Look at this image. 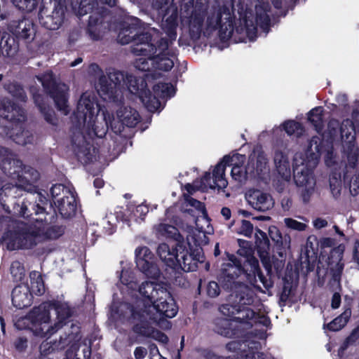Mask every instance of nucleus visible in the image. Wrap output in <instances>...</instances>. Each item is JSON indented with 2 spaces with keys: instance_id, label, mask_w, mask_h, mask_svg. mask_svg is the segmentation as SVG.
<instances>
[{
  "instance_id": "10",
  "label": "nucleus",
  "mask_w": 359,
  "mask_h": 359,
  "mask_svg": "<svg viewBox=\"0 0 359 359\" xmlns=\"http://www.w3.org/2000/svg\"><path fill=\"white\" fill-rule=\"evenodd\" d=\"M52 238L42 224H34L22 232L13 235L7 243V248L10 250L30 249Z\"/></svg>"
},
{
  "instance_id": "61",
  "label": "nucleus",
  "mask_w": 359,
  "mask_h": 359,
  "mask_svg": "<svg viewBox=\"0 0 359 359\" xmlns=\"http://www.w3.org/2000/svg\"><path fill=\"white\" fill-rule=\"evenodd\" d=\"M221 214L226 219H229L231 217V210L228 208H223L221 210Z\"/></svg>"
},
{
  "instance_id": "52",
  "label": "nucleus",
  "mask_w": 359,
  "mask_h": 359,
  "mask_svg": "<svg viewBox=\"0 0 359 359\" xmlns=\"http://www.w3.org/2000/svg\"><path fill=\"white\" fill-rule=\"evenodd\" d=\"M67 189H69V188H65L62 184H55L50 189V193L53 197L55 198L60 194H62L63 196L65 195V192Z\"/></svg>"
},
{
  "instance_id": "28",
  "label": "nucleus",
  "mask_w": 359,
  "mask_h": 359,
  "mask_svg": "<svg viewBox=\"0 0 359 359\" xmlns=\"http://www.w3.org/2000/svg\"><path fill=\"white\" fill-rule=\"evenodd\" d=\"M8 29L16 37L21 39H29L34 33L32 22L26 18L12 22L8 26Z\"/></svg>"
},
{
  "instance_id": "56",
  "label": "nucleus",
  "mask_w": 359,
  "mask_h": 359,
  "mask_svg": "<svg viewBox=\"0 0 359 359\" xmlns=\"http://www.w3.org/2000/svg\"><path fill=\"white\" fill-rule=\"evenodd\" d=\"M341 303V296L339 293L335 292L332 297L331 306L334 309H338Z\"/></svg>"
},
{
  "instance_id": "20",
  "label": "nucleus",
  "mask_w": 359,
  "mask_h": 359,
  "mask_svg": "<svg viewBox=\"0 0 359 359\" xmlns=\"http://www.w3.org/2000/svg\"><path fill=\"white\" fill-rule=\"evenodd\" d=\"M177 250L180 252V257H177V264L175 270L182 269L184 271H194L197 268V262H203V255L200 248L195 250L196 254L194 257L189 254L188 250L183 243H178Z\"/></svg>"
},
{
  "instance_id": "23",
  "label": "nucleus",
  "mask_w": 359,
  "mask_h": 359,
  "mask_svg": "<svg viewBox=\"0 0 359 359\" xmlns=\"http://www.w3.org/2000/svg\"><path fill=\"white\" fill-rule=\"evenodd\" d=\"M108 30L109 25L104 22L102 15L93 13L90 16L88 33L93 40L100 39Z\"/></svg>"
},
{
  "instance_id": "16",
  "label": "nucleus",
  "mask_w": 359,
  "mask_h": 359,
  "mask_svg": "<svg viewBox=\"0 0 359 359\" xmlns=\"http://www.w3.org/2000/svg\"><path fill=\"white\" fill-rule=\"evenodd\" d=\"M65 8L62 5L55 1L50 7L43 6L39 13L40 23L51 30L57 29L64 20Z\"/></svg>"
},
{
  "instance_id": "60",
  "label": "nucleus",
  "mask_w": 359,
  "mask_h": 359,
  "mask_svg": "<svg viewBox=\"0 0 359 359\" xmlns=\"http://www.w3.org/2000/svg\"><path fill=\"white\" fill-rule=\"evenodd\" d=\"M353 257L355 262L359 265V243L356 242L354 245Z\"/></svg>"
},
{
  "instance_id": "41",
  "label": "nucleus",
  "mask_w": 359,
  "mask_h": 359,
  "mask_svg": "<svg viewBox=\"0 0 359 359\" xmlns=\"http://www.w3.org/2000/svg\"><path fill=\"white\" fill-rule=\"evenodd\" d=\"M119 217V215L115 216L113 213L109 212L102 220L101 225L105 229L107 233L110 235L114 233Z\"/></svg>"
},
{
  "instance_id": "17",
  "label": "nucleus",
  "mask_w": 359,
  "mask_h": 359,
  "mask_svg": "<svg viewBox=\"0 0 359 359\" xmlns=\"http://www.w3.org/2000/svg\"><path fill=\"white\" fill-rule=\"evenodd\" d=\"M274 164L277 172L276 187L283 191L290 184L291 168L287 154L285 151H277L274 156Z\"/></svg>"
},
{
  "instance_id": "6",
  "label": "nucleus",
  "mask_w": 359,
  "mask_h": 359,
  "mask_svg": "<svg viewBox=\"0 0 359 359\" xmlns=\"http://www.w3.org/2000/svg\"><path fill=\"white\" fill-rule=\"evenodd\" d=\"M72 313L69 304L65 302L41 304L29 313L31 330L36 336L50 337L67 323Z\"/></svg>"
},
{
  "instance_id": "55",
  "label": "nucleus",
  "mask_w": 359,
  "mask_h": 359,
  "mask_svg": "<svg viewBox=\"0 0 359 359\" xmlns=\"http://www.w3.org/2000/svg\"><path fill=\"white\" fill-rule=\"evenodd\" d=\"M313 226L317 229H320L322 228L326 227L328 224L327 221L323 218H316L313 221Z\"/></svg>"
},
{
  "instance_id": "53",
  "label": "nucleus",
  "mask_w": 359,
  "mask_h": 359,
  "mask_svg": "<svg viewBox=\"0 0 359 359\" xmlns=\"http://www.w3.org/2000/svg\"><path fill=\"white\" fill-rule=\"evenodd\" d=\"M93 0H81L80 3V14L85 15L93 9L91 2Z\"/></svg>"
},
{
  "instance_id": "31",
  "label": "nucleus",
  "mask_w": 359,
  "mask_h": 359,
  "mask_svg": "<svg viewBox=\"0 0 359 359\" xmlns=\"http://www.w3.org/2000/svg\"><path fill=\"white\" fill-rule=\"evenodd\" d=\"M154 231L158 238L173 239L178 243H182L181 242V235L177 229L172 225L159 224L155 226Z\"/></svg>"
},
{
  "instance_id": "62",
  "label": "nucleus",
  "mask_w": 359,
  "mask_h": 359,
  "mask_svg": "<svg viewBox=\"0 0 359 359\" xmlns=\"http://www.w3.org/2000/svg\"><path fill=\"white\" fill-rule=\"evenodd\" d=\"M333 243H334L333 240L330 238H324L322 241V245L324 247H330V246L332 245Z\"/></svg>"
},
{
  "instance_id": "7",
  "label": "nucleus",
  "mask_w": 359,
  "mask_h": 359,
  "mask_svg": "<svg viewBox=\"0 0 359 359\" xmlns=\"http://www.w3.org/2000/svg\"><path fill=\"white\" fill-rule=\"evenodd\" d=\"M320 151L321 138L315 136L309 142L305 157L302 154H296L294 158V180L305 203L310 200L315 191L316 180L313 170L318 163Z\"/></svg>"
},
{
  "instance_id": "14",
  "label": "nucleus",
  "mask_w": 359,
  "mask_h": 359,
  "mask_svg": "<svg viewBox=\"0 0 359 359\" xmlns=\"http://www.w3.org/2000/svg\"><path fill=\"white\" fill-rule=\"evenodd\" d=\"M79 336L76 334H70L68 335L61 336L58 341H55L54 344H51L48 341H43L39 347L40 353L42 355H48L55 349H63L67 346H70L67 351L65 359H79L77 357V351H79L78 341Z\"/></svg>"
},
{
  "instance_id": "34",
  "label": "nucleus",
  "mask_w": 359,
  "mask_h": 359,
  "mask_svg": "<svg viewBox=\"0 0 359 359\" xmlns=\"http://www.w3.org/2000/svg\"><path fill=\"white\" fill-rule=\"evenodd\" d=\"M175 93L174 86L170 83H158L154 87V95L151 94L150 100H154L156 97L159 102L160 99H165L173 96ZM161 102H160V105Z\"/></svg>"
},
{
  "instance_id": "19",
  "label": "nucleus",
  "mask_w": 359,
  "mask_h": 359,
  "mask_svg": "<svg viewBox=\"0 0 359 359\" xmlns=\"http://www.w3.org/2000/svg\"><path fill=\"white\" fill-rule=\"evenodd\" d=\"M245 199L252 208L259 212H266L271 209L274 205L272 196L258 189L247 190L245 193Z\"/></svg>"
},
{
  "instance_id": "1",
  "label": "nucleus",
  "mask_w": 359,
  "mask_h": 359,
  "mask_svg": "<svg viewBox=\"0 0 359 359\" xmlns=\"http://www.w3.org/2000/svg\"><path fill=\"white\" fill-rule=\"evenodd\" d=\"M137 291L143 299L133 306L126 303L121 304V315L130 320L135 332L166 343L167 336L151 326L160 325L163 317L171 318L177 313V306L166 284L145 281Z\"/></svg>"
},
{
  "instance_id": "40",
  "label": "nucleus",
  "mask_w": 359,
  "mask_h": 359,
  "mask_svg": "<svg viewBox=\"0 0 359 359\" xmlns=\"http://www.w3.org/2000/svg\"><path fill=\"white\" fill-rule=\"evenodd\" d=\"M323 108L318 107L313 109L308 114L309 121L313 125L318 132L321 130L323 126Z\"/></svg>"
},
{
  "instance_id": "30",
  "label": "nucleus",
  "mask_w": 359,
  "mask_h": 359,
  "mask_svg": "<svg viewBox=\"0 0 359 359\" xmlns=\"http://www.w3.org/2000/svg\"><path fill=\"white\" fill-rule=\"evenodd\" d=\"M266 155L259 148H256L250 156L248 169L250 173L255 170L256 173L259 175L266 168Z\"/></svg>"
},
{
  "instance_id": "58",
  "label": "nucleus",
  "mask_w": 359,
  "mask_h": 359,
  "mask_svg": "<svg viewBox=\"0 0 359 359\" xmlns=\"http://www.w3.org/2000/svg\"><path fill=\"white\" fill-rule=\"evenodd\" d=\"M348 341L351 343L358 341L359 344V325L352 332L351 334L348 338Z\"/></svg>"
},
{
  "instance_id": "59",
  "label": "nucleus",
  "mask_w": 359,
  "mask_h": 359,
  "mask_svg": "<svg viewBox=\"0 0 359 359\" xmlns=\"http://www.w3.org/2000/svg\"><path fill=\"white\" fill-rule=\"evenodd\" d=\"M339 126V123L337 120H331L328 123V128L330 130V134L334 135L337 133V128Z\"/></svg>"
},
{
  "instance_id": "13",
  "label": "nucleus",
  "mask_w": 359,
  "mask_h": 359,
  "mask_svg": "<svg viewBox=\"0 0 359 359\" xmlns=\"http://www.w3.org/2000/svg\"><path fill=\"white\" fill-rule=\"evenodd\" d=\"M126 87L132 94L139 96L149 111H155L160 108V102L156 97L150 100L151 93L146 88L147 83L144 79L126 74Z\"/></svg>"
},
{
  "instance_id": "64",
  "label": "nucleus",
  "mask_w": 359,
  "mask_h": 359,
  "mask_svg": "<svg viewBox=\"0 0 359 359\" xmlns=\"http://www.w3.org/2000/svg\"><path fill=\"white\" fill-rule=\"evenodd\" d=\"M238 345V343L236 341H231L227 344L226 347L230 351H235L236 349H237Z\"/></svg>"
},
{
  "instance_id": "4",
  "label": "nucleus",
  "mask_w": 359,
  "mask_h": 359,
  "mask_svg": "<svg viewBox=\"0 0 359 359\" xmlns=\"http://www.w3.org/2000/svg\"><path fill=\"white\" fill-rule=\"evenodd\" d=\"M118 40L122 44L134 41L132 52L141 56L135 62V67L140 71L149 72L150 76L157 78L161 75L158 71H169L174 65L175 55L168 48L165 39L156 41L150 34L137 35L134 27L123 28L120 31Z\"/></svg>"
},
{
  "instance_id": "29",
  "label": "nucleus",
  "mask_w": 359,
  "mask_h": 359,
  "mask_svg": "<svg viewBox=\"0 0 359 359\" xmlns=\"http://www.w3.org/2000/svg\"><path fill=\"white\" fill-rule=\"evenodd\" d=\"M2 107L6 114L3 113L5 118L10 121L21 123L25 121V115L23 109L12 103L8 100H4L1 102Z\"/></svg>"
},
{
  "instance_id": "3",
  "label": "nucleus",
  "mask_w": 359,
  "mask_h": 359,
  "mask_svg": "<svg viewBox=\"0 0 359 359\" xmlns=\"http://www.w3.org/2000/svg\"><path fill=\"white\" fill-rule=\"evenodd\" d=\"M75 115L79 124H83L90 137L93 135L104 137L109 123L114 133H121L124 126L133 128L140 121L137 110L123 107L116 112L118 125L115 121L111 122L110 115L97 102L95 95L90 92H86L81 96Z\"/></svg>"
},
{
  "instance_id": "22",
  "label": "nucleus",
  "mask_w": 359,
  "mask_h": 359,
  "mask_svg": "<svg viewBox=\"0 0 359 359\" xmlns=\"http://www.w3.org/2000/svg\"><path fill=\"white\" fill-rule=\"evenodd\" d=\"M257 231L263 238V240L260 241L257 243V247L259 249V257L264 266L269 272H271L273 268L276 271L281 269L283 266V260L276 259L274 257H271L269 255L267 252L269 248V240L263 231L259 229Z\"/></svg>"
},
{
  "instance_id": "2",
  "label": "nucleus",
  "mask_w": 359,
  "mask_h": 359,
  "mask_svg": "<svg viewBox=\"0 0 359 359\" xmlns=\"http://www.w3.org/2000/svg\"><path fill=\"white\" fill-rule=\"evenodd\" d=\"M255 16L252 11L240 8L239 0H233L231 10L226 6L213 8L209 10L204 21L195 15L191 25L197 30L211 33L218 29L222 39L230 38L234 30L233 19L236 18L234 12L238 14V22L235 23L236 32L245 34L250 41H254L257 36V25L267 30L269 24V0H255ZM276 8L281 6L282 0H270Z\"/></svg>"
},
{
  "instance_id": "5",
  "label": "nucleus",
  "mask_w": 359,
  "mask_h": 359,
  "mask_svg": "<svg viewBox=\"0 0 359 359\" xmlns=\"http://www.w3.org/2000/svg\"><path fill=\"white\" fill-rule=\"evenodd\" d=\"M254 302L253 292L246 285H240L234 294L230 295L229 302L219 307L220 313L229 319L218 320L216 331L221 335L231 337L233 333L228 326L231 321L248 323L255 318V312L248 307Z\"/></svg>"
},
{
  "instance_id": "11",
  "label": "nucleus",
  "mask_w": 359,
  "mask_h": 359,
  "mask_svg": "<svg viewBox=\"0 0 359 359\" xmlns=\"http://www.w3.org/2000/svg\"><path fill=\"white\" fill-rule=\"evenodd\" d=\"M184 196L187 205L194 208L201 214L200 216H198L196 219V229H191L187 235V243L189 248L191 249L193 247L191 242H193V245H195L196 248L204 242V239L205 238V232L206 231V227L208 228L209 226L210 222L205 214V209L203 204L190 197L187 194H184Z\"/></svg>"
},
{
  "instance_id": "50",
  "label": "nucleus",
  "mask_w": 359,
  "mask_h": 359,
  "mask_svg": "<svg viewBox=\"0 0 359 359\" xmlns=\"http://www.w3.org/2000/svg\"><path fill=\"white\" fill-rule=\"evenodd\" d=\"M207 294L210 297H216L219 294V287L215 281L210 282L207 285Z\"/></svg>"
},
{
  "instance_id": "26",
  "label": "nucleus",
  "mask_w": 359,
  "mask_h": 359,
  "mask_svg": "<svg viewBox=\"0 0 359 359\" xmlns=\"http://www.w3.org/2000/svg\"><path fill=\"white\" fill-rule=\"evenodd\" d=\"M177 248L178 243L175 248H170L166 243L160 244L157 248V254L161 261L171 269H176L177 257H180V252Z\"/></svg>"
},
{
  "instance_id": "47",
  "label": "nucleus",
  "mask_w": 359,
  "mask_h": 359,
  "mask_svg": "<svg viewBox=\"0 0 359 359\" xmlns=\"http://www.w3.org/2000/svg\"><path fill=\"white\" fill-rule=\"evenodd\" d=\"M236 232L238 234L250 238L253 233V225L250 222L243 219L238 224Z\"/></svg>"
},
{
  "instance_id": "9",
  "label": "nucleus",
  "mask_w": 359,
  "mask_h": 359,
  "mask_svg": "<svg viewBox=\"0 0 359 359\" xmlns=\"http://www.w3.org/2000/svg\"><path fill=\"white\" fill-rule=\"evenodd\" d=\"M126 75L123 72L112 70L108 73V78L100 75L95 88L100 96L108 102L120 101L122 89L125 88Z\"/></svg>"
},
{
  "instance_id": "46",
  "label": "nucleus",
  "mask_w": 359,
  "mask_h": 359,
  "mask_svg": "<svg viewBox=\"0 0 359 359\" xmlns=\"http://www.w3.org/2000/svg\"><path fill=\"white\" fill-rule=\"evenodd\" d=\"M11 135L13 137V140L19 144H27L32 143L34 140V136L28 130H22L20 133H11Z\"/></svg>"
},
{
  "instance_id": "51",
  "label": "nucleus",
  "mask_w": 359,
  "mask_h": 359,
  "mask_svg": "<svg viewBox=\"0 0 359 359\" xmlns=\"http://www.w3.org/2000/svg\"><path fill=\"white\" fill-rule=\"evenodd\" d=\"M341 184V175L339 173H333L330 177V185L332 190L337 189Z\"/></svg>"
},
{
  "instance_id": "54",
  "label": "nucleus",
  "mask_w": 359,
  "mask_h": 359,
  "mask_svg": "<svg viewBox=\"0 0 359 359\" xmlns=\"http://www.w3.org/2000/svg\"><path fill=\"white\" fill-rule=\"evenodd\" d=\"M248 262L251 266V271L253 273H259V263L257 259H256L255 257H248Z\"/></svg>"
},
{
  "instance_id": "35",
  "label": "nucleus",
  "mask_w": 359,
  "mask_h": 359,
  "mask_svg": "<svg viewBox=\"0 0 359 359\" xmlns=\"http://www.w3.org/2000/svg\"><path fill=\"white\" fill-rule=\"evenodd\" d=\"M121 283L125 287H121V290L133 293L137 288L136 279L132 272L128 270H123L120 276Z\"/></svg>"
},
{
  "instance_id": "63",
  "label": "nucleus",
  "mask_w": 359,
  "mask_h": 359,
  "mask_svg": "<svg viewBox=\"0 0 359 359\" xmlns=\"http://www.w3.org/2000/svg\"><path fill=\"white\" fill-rule=\"evenodd\" d=\"M332 152L327 151V154L325 157V163L328 166H331L332 165Z\"/></svg>"
},
{
  "instance_id": "43",
  "label": "nucleus",
  "mask_w": 359,
  "mask_h": 359,
  "mask_svg": "<svg viewBox=\"0 0 359 359\" xmlns=\"http://www.w3.org/2000/svg\"><path fill=\"white\" fill-rule=\"evenodd\" d=\"M304 222H299L294 219L287 217L284 219V224L286 227L294 231H304L307 227L308 220L305 218H301Z\"/></svg>"
},
{
  "instance_id": "8",
  "label": "nucleus",
  "mask_w": 359,
  "mask_h": 359,
  "mask_svg": "<svg viewBox=\"0 0 359 359\" xmlns=\"http://www.w3.org/2000/svg\"><path fill=\"white\" fill-rule=\"evenodd\" d=\"M245 161V156L238 154L232 156L226 155L215 166L212 173L206 172L201 179V184L198 186L196 183L194 184H187L185 186L188 194H192L196 189H217L223 190L227 187L228 182L225 178L226 166H232L231 177L238 182H243L246 180L248 172H250L248 168L245 169L240 164Z\"/></svg>"
},
{
  "instance_id": "37",
  "label": "nucleus",
  "mask_w": 359,
  "mask_h": 359,
  "mask_svg": "<svg viewBox=\"0 0 359 359\" xmlns=\"http://www.w3.org/2000/svg\"><path fill=\"white\" fill-rule=\"evenodd\" d=\"M229 261L223 270L225 276L233 279L243 272V268L241 262L233 256L231 257Z\"/></svg>"
},
{
  "instance_id": "25",
  "label": "nucleus",
  "mask_w": 359,
  "mask_h": 359,
  "mask_svg": "<svg viewBox=\"0 0 359 359\" xmlns=\"http://www.w3.org/2000/svg\"><path fill=\"white\" fill-rule=\"evenodd\" d=\"M60 213L64 217H69L75 213L76 209V194L74 190L67 189L65 195L55 201Z\"/></svg>"
},
{
  "instance_id": "15",
  "label": "nucleus",
  "mask_w": 359,
  "mask_h": 359,
  "mask_svg": "<svg viewBox=\"0 0 359 359\" xmlns=\"http://www.w3.org/2000/svg\"><path fill=\"white\" fill-rule=\"evenodd\" d=\"M3 168L8 172L13 180H17L15 186H21L24 183L31 184L39 179V172L32 169L23 167L20 160L13 159L9 162H5Z\"/></svg>"
},
{
  "instance_id": "44",
  "label": "nucleus",
  "mask_w": 359,
  "mask_h": 359,
  "mask_svg": "<svg viewBox=\"0 0 359 359\" xmlns=\"http://www.w3.org/2000/svg\"><path fill=\"white\" fill-rule=\"evenodd\" d=\"M5 89L14 97L25 101L26 95L24 90L16 83H8L4 85Z\"/></svg>"
},
{
  "instance_id": "27",
  "label": "nucleus",
  "mask_w": 359,
  "mask_h": 359,
  "mask_svg": "<svg viewBox=\"0 0 359 359\" xmlns=\"http://www.w3.org/2000/svg\"><path fill=\"white\" fill-rule=\"evenodd\" d=\"M32 296L29 288L26 285L15 287L12 292V302L18 309H23L32 304Z\"/></svg>"
},
{
  "instance_id": "45",
  "label": "nucleus",
  "mask_w": 359,
  "mask_h": 359,
  "mask_svg": "<svg viewBox=\"0 0 359 359\" xmlns=\"http://www.w3.org/2000/svg\"><path fill=\"white\" fill-rule=\"evenodd\" d=\"M283 126L285 132L290 135H294L299 137L304 131L301 124L294 121H286L283 124Z\"/></svg>"
},
{
  "instance_id": "24",
  "label": "nucleus",
  "mask_w": 359,
  "mask_h": 359,
  "mask_svg": "<svg viewBox=\"0 0 359 359\" xmlns=\"http://www.w3.org/2000/svg\"><path fill=\"white\" fill-rule=\"evenodd\" d=\"M352 118L344 120L340 126V133L343 141L351 143L355 138L356 131H359V111L354 110Z\"/></svg>"
},
{
  "instance_id": "48",
  "label": "nucleus",
  "mask_w": 359,
  "mask_h": 359,
  "mask_svg": "<svg viewBox=\"0 0 359 359\" xmlns=\"http://www.w3.org/2000/svg\"><path fill=\"white\" fill-rule=\"evenodd\" d=\"M12 2L19 9L29 12L36 7L39 0H12Z\"/></svg>"
},
{
  "instance_id": "42",
  "label": "nucleus",
  "mask_w": 359,
  "mask_h": 359,
  "mask_svg": "<svg viewBox=\"0 0 359 359\" xmlns=\"http://www.w3.org/2000/svg\"><path fill=\"white\" fill-rule=\"evenodd\" d=\"M34 99L35 103L38 105L41 111L43 114L46 120L52 124H55V122L54 121L53 111L50 110L49 108L46 107L41 96L38 95H34Z\"/></svg>"
},
{
  "instance_id": "18",
  "label": "nucleus",
  "mask_w": 359,
  "mask_h": 359,
  "mask_svg": "<svg viewBox=\"0 0 359 359\" xmlns=\"http://www.w3.org/2000/svg\"><path fill=\"white\" fill-rule=\"evenodd\" d=\"M136 264L138 269L147 277L157 278L161 271L154 262V255L147 247H141L136 250Z\"/></svg>"
},
{
  "instance_id": "38",
  "label": "nucleus",
  "mask_w": 359,
  "mask_h": 359,
  "mask_svg": "<svg viewBox=\"0 0 359 359\" xmlns=\"http://www.w3.org/2000/svg\"><path fill=\"white\" fill-rule=\"evenodd\" d=\"M351 315V311L349 308L346 309L344 311L334 318L327 325V327L332 331H338L345 326Z\"/></svg>"
},
{
  "instance_id": "33",
  "label": "nucleus",
  "mask_w": 359,
  "mask_h": 359,
  "mask_svg": "<svg viewBox=\"0 0 359 359\" xmlns=\"http://www.w3.org/2000/svg\"><path fill=\"white\" fill-rule=\"evenodd\" d=\"M72 143L74 151L78 156H88L90 154V142L82 133L78 132L73 136Z\"/></svg>"
},
{
  "instance_id": "39",
  "label": "nucleus",
  "mask_w": 359,
  "mask_h": 359,
  "mask_svg": "<svg viewBox=\"0 0 359 359\" xmlns=\"http://www.w3.org/2000/svg\"><path fill=\"white\" fill-rule=\"evenodd\" d=\"M29 277L32 292L36 295L42 294L45 291V287L41 274L37 271H32Z\"/></svg>"
},
{
  "instance_id": "21",
  "label": "nucleus",
  "mask_w": 359,
  "mask_h": 359,
  "mask_svg": "<svg viewBox=\"0 0 359 359\" xmlns=\"http://www.w3.org/2000/svg\"><path fill=\"white\" fill-rule=\"evenodd\" d=\"M344 246L339 245L332 249L328 255L326 263L327 272L332 276L333 280L339 283L344 267L343 255Z\"/></svg>"
},
{
  "instance_id": "36",
  "label": "nucleus",
  "mask_w": 359,
  "mask_h": 359,
  "mask_svg": "<svg viewBox=\"0 0 359 359\" xmlns=\"http://www.w3.org/2000/svg\"><path fill=\"white\" fill-rule=\"evenodd\" d=\"M0 47L8 56H12L16 50L17 46L14 38L6 32H0Z\"/></svg>"
},
{
  "instance_id": "57",
  "label": "nucleus",
  "mask_w": 359,
  "mask_h": 359,
  "mask_svg": "<svg viewBox=\"0 0 359 359\" xmlns=\"http://www.w3.org/2000/svg\"><path fill=\"white\" fill-rule=\"evenodd\" d=\"M147 349L143 347H137L134 351V355L136 359H142L147 355Z\"/></svg>"
},
{
  "instance_id": "12",
  "label": "nucleus",
  "mask_w": 359,
  "mask_h": 359,
  "mask_svg": "<svg viewBox=\"0 0 359 359\" xmlns=\"http://www.w3.org/2000/svg\"><path fill=\"white\" fill-rule=\"evenodd\" d=\"M37 79L43 88L51 94L57 109L63 114H67L69 112L67 95L69 90L68 86L65 83L56 84L50 72L41 76H37Z\"/></svg>"
},
{
  "instance_id": "49",
  "label": "nucleus",
  "mask_w": 359,
  "mask_h": 359,
  "mask_svg": "<svg viewBox=\"0 0 359 359\" xmlns=\"http://www.w3.org/2000/svg\"><path fill=\"white\" fill-rule=\"evenodd\" d=\"M12 275L17 279L21 280L25 275V270L22 265L19 262H14L11 266Z\"/></svg>"
},
{
  "instance_id": "32",
  "label": "nucleus",
  "mask_w": 359,
  "mask_h": 359,
  "mask_svg": "<svg viewBox=\"0 0 359 359\" xmlns=\"http://www.w3.org/2000/svg\"><path fill=\"white\" fill-rule=\"evenodd\" d=\"M269 236L276 245L280 248L278 255L283 258L284 256L283 250H285L290 248L291 238L290 235L285 234L283 236L277 228L272 227L269 229Z\"/></svg>"
}]
</instances>
